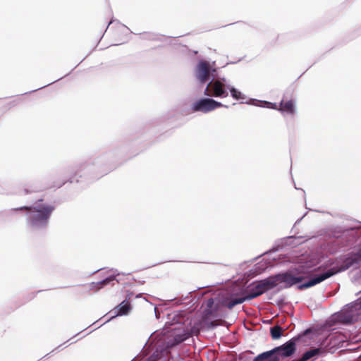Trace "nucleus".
<instances>
[{
	"instance_id": "nucleus-1",
	"label": "nucleus",
	"mask_w": 361,
	"mask_h": 361,
	"mask_svg": "<svg viewBox=\"0 0 361 361\" xmlns=\"http://www.w3.org/2000/svg\"><path fill=\"white\" fill-rule=\"evenodd\" d=\"M54 207L48 204H38L34 207H22L15 208V211L26 210L27 214V222L34 228H44L48 224L49 219Z\"/></svg>"
},
{
	"instance_id": "nucleus-2",
	"label": "nucleus",
	"mask_w": 361,
	"mask_h": 361,
	"mask_svg": "<svg viewBox=\"0 0 361 361\" xmlns=\"http://www.w3.org/2000/svg\"><path fill=\"white\" fill-rule=\"evenodd\" d=\"M263 290L257 281L250 284L245 293L240 295H232L230 298L224 301V305L231 310L235 305L241 304L245 300H250L262 295Z\"/></svg>"
},
{
	"instance_id": "nucleus-3",
	"label": "nucleus",
	"mask_w": 361,
	"mask_h": 361,
	"mask_svg": "<svg viewBox=\"0 0 361 361\" xmlns=\"http://www.w3.org/2000/svg\"><path fill=\"white\" fill-rule=\"evenodd\" d=\"M307 277L308 272L302 267L290 270L288 272L276 274L278 283H285L288 287L297 284Z\"/></svg>"
},
{
	"instance_id": "nucleus-4",
	"label": "nucleus",
	"mask_w": 361,
	"mask_h": 361,
	"mask_svg": "<svg viewBox=\"0 0 361 361\" xmlns=\"http://www.w3.org/2000/svg\"><path fill=\"white\" fill-rule=\"evenodd\" d=\"M202 307L204 308L202 321L206 324L210 322L212 326L217 325V321L212 320L221 316L219 303L215 302L213 298H209L202 304Z\"/></svg>"
},
{
	"instance_id": "nucleus-5",
	"label": "nucleus",
	"mask_w": 361,
	"mask_h": 361,
	"mask_svg": "<svg viewBox=\"0 0 361 361\" xmlns=\"http://www.w3.org/2000/svg\"><path fill=\"white\" fill-rule=\"evenodd\" d=\"M223 104L219 102H216L212 99L204 98L201 99L192 104L193 111H202L207 113L216 108L221 107Z\"/></svg>"
},
{
	"instance_id": "nucleus-6",
	"label": "nucleus",
	"mask_w": 361,
	"mask_h": 361,
	"mask_svg": "<svg viewBox=\"0 0 361 361\" xmlns=\"http://www.w3.org/2000/svg\"><path fill=\"white\" fill-rule=\"evenodd\" d=\"M204 94L209 97H226L228 94L225 90V85L219 80H215L214 82H210L207 85Z\"/></svg>"
},
{
	"instance_id": "nucleus-7",
	"label": "nucleus",
	"mask_w": 361,
	"mask_h": 361,
	"mask_svg": "<svg viewBox=\"0 0 361 361\" xmlns=\"http://www.w3.org/2000/svg\"><path fill=\"white\" fill-rule=\"evenodd\" d=\"M274 350V354L280 359V357H287L292 355L295 350V343L289 340L283 345L275 348Z\"/></svg>"
},
{
	"instance_id": "nucleus-8",
	"label": "nucleus",
	"mask_w": 361,
	"mask_h": 361,
	"mask_svg": "<svg viewBox=\"0 0 361 361\" xmlns=\"http://www.w3.org/2000/svg\"><path fill=\"white\" fill-rule=\"evenodd\" d=\"M335 273L336 272L334 271L332 269L328 270L326 272L323 273V274H320L319 276L312 279L309 281L300 285L298 286V288L300 290H303V289L312 287L317 283H321L322 281H324L325 279L331 277V276L335 274Z\"/></svg>"
},
{
	"instance_id": "nucleus-9",
	"label": "nucleus",
	"mask_w": 361,
	"mask_h": 361,
	"mask_svg": "<svg viewBox=\"0 0 361 361\" xmlns=\"http://www.w3.org/2000/svg\"><path fill=\"white\" fill-rule=\"evenodd\" d=\"M196 76L200 82L204 83L210 76V67L207 62H200L197 68Z\"/></svg>"
},
{
	"instance_id": "nucleus-10",
	"label": "nucleus",
	"mask_w": 361,
	"mask_h": 361,
	"mask_svg": "<svg viewBox=\"0 0 361 361\" xmlns=\"http://www.w3.org/2000/svg\"><path fill=\"white\" fill-rule=\"evenodd\" d=\"M279 111L282 114L294 115L295 113V104L293 99L282 100L279 104Z\"/></svg>"
},
{
	"instance_id": "nucleus-11",
	"label": "nucleus",
	"mask_w": 361,
	"mask_h": 361,
	"mask_svg": "<svg viewBox=\"0 0 361 361\" xmlns=\"http://www.w3.org/2000/svg\"><path fill=\"white\" fill-rule=\"evenodd\" d=\"M261 286L263 293L275 288L278 285L276 275L268 277L264 280L257 281Z\"/></svg>"
},
{
	"instance_id": "nucleus-12",
	"label": "nucleus",
	"mask_w": 361,
	"mask_h": 361,
	"mask_svg": "<svg viewBox=\"0 0 361 361\" xmlns=\"http://www.w3.org/2000/svg\"><path fill=\"white\" fill-rule=\"evenodd\" d=\"M321 348H313L306 351L297 361H312L322 353Z\"/></svg>"
},
{
	"instance_id": "nucleus-13",
	"label": "nucleus",
	"mask_w": 361,
	"mask_h": 361,
	"mask_svg": "<svg viewBox=\"0 0 361 361\" xmlns=\"http://www.w3.org/2000/svg\"><path fill=\"white\" fill-rule=\"evenodd\" d=\"M279 358L274 354V350L263 353L255 358V361H279Z\"/></svg>"
},
{
	"instance_id": "nucleus-14",
	"label": "nucleus",
	"mask_w": 361,
	"mask_h": 361,
	"mask_svg": "<svg viewBox=\"0 0 361 361\" xmlns=\"http://www.w3.org/2000/svg\"><path fill=\"white\" fill-rule=\"evenodd\" d=\"M334 319L342 324H351L353 322V317L347 312H340L334 316Z\"/></svg>"
},
{
	"instance_id": "nucleus-15",
	"label": "nucleus",
	"mask_w": 361,
	"mask_h": 361,
	"mask_svg": "<svg viewBox=\"0 0 361 361\" xmlns=\"http://www.w3.org/2000/svg\"><path fill=\"white\" fill-rule=\"evenodd\" d=\"M116 310L117 315H126L130 311L131 306L128 300H124L116 307Z\"/></svg>"
},
{
	"instance_id": "nucleus-16",
	"label": "nucleus",
	"mask_w": 361,
	"mask_h": 361,
	"mask_svg": "<svg viewBox=\"0 0 361 361\" xmlns=\"http://www.w3.org/2000/svg\"><path fill=\"white\" fill-rule=\"evenodd\" d=\"M285 330L279 325L274 326L270 329V334L272 338H279L281 336H286L283 334Z\"/></svg>"
},
{
	"instance_id": "nucleus-17",
	"label": "nucleus",
	"mask_w": 361,
	"mask_h": 361,
	"mask_svg": "<svg viewBox=\"0 0 361 361\" xmlns=\"http://www.w3.org/2000/svg\"><path fill=\"white\" fill-rule=\"evenodd\" d=\"M361 253H355L351 257H348L345 260V263L348 267L353 266L354 264H357L360 261Z\"/></svg>"
},
{
	"instance_id": "nucleus-18",
	"label": "nucleus",
	"mask_w": 361,
	"mask_h": 361,
	"mask_svg": "<svg viewBox=\"0 0 361 361\" xmlns=\"http://www.w3.org/2000/svg\"><path fill=\"white\" fill-rule=\"evenodd\" d=\"M310 334H312V336H319L320 335V334H319L317 331L312 329H308L305 330L302 333V334H300L298 336H293L292 338L300 339V338H302L303 336H306Z\"/></svg>"
},
{
	"instance_id": "nucleus-19",
	"label": "nucleus",
	"mask_w": 361,
	"mask_h": 361,
	"mask_svg": "<svg viewBox=\"0 0 361 361\" xmlns=\"http://www.w3.org/2000/svg\"><path fill=\"white\" fill-rule=\"evenodd\" d=\"M114 280H115V276H111L105 279L104 280L98 282L97 283V285L98 286L97 289H99L102 287L109 284L111 281H113Z\"/></svg>"
},
{
	"instance_id": "nucleus-20",
	"label": "nucleus",
	"mask_w": 361,
	"mask_h": 361,
	"mask_svg": "<svg viewBox=\"0 0 361 361\" xmlns=\"http://www.w3.org/2000/svg\"><path fill=\"white\" fill-rule=\"evenodd\" d=\"M160 335H162L163 336H164L165 338H170L171 337L173 336V335L170 334L169 331H164V332L161 331V334H156V333H154L150 335V336L149 337V339L157 338V337L159 336Z\"/></svg>"
},
{
	"instance_id": "nucleus-21",
	"label": "nucleus",
	"mask_w": 361,
	"mask_h": 361,
	"mask_svg": "<svg viewBox=\"0 0 361 361\" xmlns=\"http://www.w3.org/2000/svg\"><path fill=\"white\" fill-rule=\"evenodd\" d=\"M231 96L235 99H243L242 96H241V92H239L238 90H237L236 89H235L234 87H232L231 90Z\"/></svg>"
},
{
	"instance_id": "nucleus-22",
	"label": "nucleus",
	"mask_w": 361,
	"mask_h": 361,
	"mask_svg": "<svg viewBox=\"0 0 361 361\" xmlns=\"http://www.w3.org/2000/svg\"><path fill=\"white\" fill-rule=\"evenodd\" d=\"M338 332L329 334L328 336H325V338H338L339 336L337 335Z\"/></svg>"
},
{
	"instance_id": "nucleus-23",
	"label": "nucleus",
	"mask_w": 361,
	"mask_h": 361,
	"mask_svg": "<svg viewBox=\"0 0 361 361\" xmlns=\"http://www.w3.org/2000/svg\"><path fill=\"white\" fill-rule=\"evenodd\" d=\"M269 104L271 105V108L274 109H276V110H279V106H278L277 104H272V103H269Z\"/></svg>"
},
{
	"instance_id": "nucleus-24",
	"label": "nucleus",
	"mask_w": 361,
	"mask_h": 361,
	"mask_svg": "<svg viewBox=\"0 0 361 361\" xmlns=\"http://www.w3.org/2000/svg\"><path fill=\"white\" fill-rule=\"evenodd\" d=\"M192 336H198L199 334V329H197L195 331H192Z\"/></svg>"
}]
</instances>
